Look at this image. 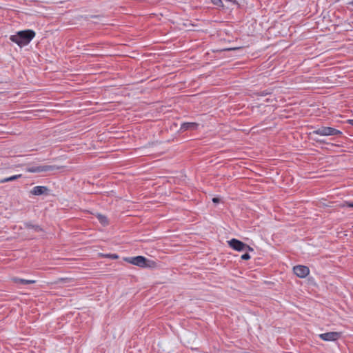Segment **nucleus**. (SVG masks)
<instances>
[{
  "label": "nucleus",
  "instance_id": "9b49d317",
  "mask_svg": "<svg viewBox=\"0 0 353 353\" xmlns=\"http://www.w3.org/2000/svg\"><path fill=\"white\" fill-rule=\"evenodd\" d=\"M21 176H22L21 174H16V175H13V176H9V177H6V178L1 179L0 180V183H3L13 181H15V180H17L18 179H20Z\"/></svg>",
  "mask_w": 353,
  "mask_h": 353
},
{
  "label": "nucleus",
  "instance_id": "aec40b11",
  "mask_svg": "<svg viewBox=\"0 0 353 353\" xmlns=\"http://www.w3.org/2000/svg\"><path fill=\"white\" fill-rule=\"evenodd\" d=\"M348 123L353 126V119H350Z\"/></svg>",
  "mask_w": 353,
  "mask_h": 353
},
{
  "label": "nucleus",
  "instance_id": "a211bd4d",
  "mask_svg": "<svg viewBox=\"0 0 353 353\" xmlns=\"http://www.w3.org/2000/svg\"><path fill=\"white\" fill-rule=\"evenodd\" d=\"M346 205L349 208H353V203L347 202Z\"/></svg>",
  "mask_w": 353,
  "mask_h": 353
},
{
  "label": "nucleus",
  "instance_id": "20e7f679",
  "mask_svg": "<svg viewBox=\"0 0 353 353\" xmlns=\"http://www.w3.org/2000/svg\"><path fill=\"white\" fill-rule=\"evenodd\" d=\"M125 261L130 264L141 267L146 268L150 267V261L143 256H137L134 257H128L125 259Z\"/></svg>",
  "mask_w": 353,
  "mask_h": 353
},
{
  "label": "nucleus",
  "instance_id": "4468645a",
  "mask_svg": "<svg viewBox=\"0 0 353 353\" xmlns=\"http://www.w3.org/2000/svg\"><path fill=\"white\" fill-rule=\"evenodd\" d=\"M103 257L110 258L112 259H117L119 256L117 254H106L103 255Z\"/></svg>",
  "mask_w": 353,
  "mask_h": 353
},
{
  "label": "nucleus",
  "instance_id": "f03ea898",
  "mask_svg": "<svg viewBox=\"0 0 353 353\" xmlns=\"http://www.w3.org/2000/svg\"><path fill=\"white\" fill-rule=\"evenodd\" d=\"M313 134L320 136H341L342 132L331 127L321 126L313 131Z\"/></svg>",
  "mask_w": 353,
  "mask_h": 353
},
{
  "label": "nucleus",
  "instance_id": "f8f14e48",
  "mask_svg": "<svg viewBox=\"0 0 353 353\" xmlns=\"http://www.w3.org/2000/svg\"><path fill=\"white\" fill-rule=\"evenodd\" d=\"M25 227L26 228L33 229L36 232L42 231V228L39 225H32L30 223H25Z\"/></svg>",
  "mask_w": 353,
  "mask_h": 353
},
{
  "label": "nucleus",
  "instance_id": "423d86ee",
  "mask_svg": "<svg viewBox=\"0 0 353 353\" xmlns=\"http://www.w3.org/2000/svg\"><path fill=\"white\" fill-rule=\"evenodd\" d=\"M341 332H330L319 334V338L325 341H335L341 337Z\"/></svg>",
  "mask_w": 353,
  "mask_h": 353
},
{
  "label": "nucleus",
  "instance_id": "f257e3e1",
  "mask_svg": "<svg viewBox=\"0 0 353 353\" xmlns=\"http://www.w3.org/2000/svg\"><path fill=\"white\" fill-rule=\"evenodd\" d=\"M34 37V31L26 30L19 31L16 34L11 35L10 39L21 48L27 46Z\"/></svg>",
  "mask_w": 353,
  "mask_h": 353
},
{
  "label": "nucleus",
  "instance_id": "ddd939ff",
  "mask_svg": "<svg viewBox=\"0 0 353 353\" xmlns=\"http://www.w3.org/2000/svg\"><path fill=\"white\" fill-rule=\"evenodd\" d=\"M97 219L102 225H108V221L106 216L99 214L97 215Z\"/></svg>",
  "mask_w": 353,
  "mask_h": 353
},
{
  "label": "nucleus",
  "instance_id": "dca6fc26",
  "mask_svg": "<svg viewBox=\"0 0 353 353\" xmlns=\"http://www.w3.org/2000/svg\"><path fill=\"white\" fill-rule=\"evenodd\" d=\"M250 259V255L248 253H245L241 256V259L248 260Z\"/></svg>",
  "mask_w": 353,
  "mask_h": 353
},
{
  "label": "nucleus",
  "instance_id": "7ed1b4c3",
  "mask_svg": "<svg viewBox=\"0 0 353 353\" xmlns=\"http://www.w3.org/2000/svg\"><path fill=\"white\" fill-rule=\"evenodd\" d=\"M62 167H59L57 165H38V166H28L26 168V170L28 172L30 173H37V172H50L54 171L61 169Z\"/></svg>",
  "mask_w": 353,
  "mask_h": 353
},
{
  "label": "nucleus",
  "instance_id": "1a4fd4ad",
  "mask_svg": "<svg viewBox=\"0 0 353 353\" xmlns=\"http://www.w3.org/2000/svg\"><path fill=\"white\" fill-rule=\"evenodd\" d=\"M199 126L197 123L190 122V123H183L181 125V130L185 131L188 130H196Z\"/></svg>",
  "mask_w": 353,
  "mask_h": 353
},
{
  "label": "nucleus",
  "instance_id": "6ab92c4d",
  "mask_svg": "<svg viewBox=\"0 0 353 353\" xmlns=\"http://www.w3.org/2000/svg\"><path fill=\"white\" fill-rule=\"evenodd\" d=\"M226 1H228V2H232L234 4H237V2L236 0H225Z\"/></svg>",
  "mask_w": 353,
  "mask_h": 353
},
{
  "label": "nucleus",
  "instance_id": "9d476101",
  "mask_svg": "<svg viewBox=\"0 0 353 353\" xmlns=\"http://www.w3.org/2000/svg\"><path fill=\"white\" fill-rule=\"evenodd\" d=\"M12 280L15 283H20L22 285L32 284L36 282L34 280H26V279H19V278H17V277L12 278Z\"/></svg>",
  "mask_w": 353,
  "mask_h": 353
},
{
  "label": "nucleus",
  "instance_id": "f3484780",
  "mask_svg": "<svg viewBox=\"0 0 353 353\" xmlns=\"http://www.w3.org/2000/svg\"><path fill=\"white\" fill-rule=\"evenodd\" d=\"M219 201H220V199H219V198H213V199H212V201H213L214 203H219Z\"/></svg>",
  "mask_w": 353,
  "mask_h": 353
},
{
  "label": "nucleus",
  "instance_id": "0eeeda50",
  "mask_svg": "<svg viewBox=\"0 0 353 353\" xmlns=\"http://www.w3.org/2000/svg\"><path fill=\"white\" fill-rule=\"evenodd\" d=\"M294 273L299 278H305L310 273L309 268L305 265H298L293 268Z\"/></svg>",
  "mask_w": 353,
  "mask_h": 353
},
{
  "label": "nucleus",
  "instance_id": "412c9836",
  "mask_svg": "<svg viewBox=\"0 0 353 353\" xmlns=\"http://www.w3.org/2000/svg\"><path fill=\"white\" fill-rule=\"evenodd\" d=\"M350 4L353 6V0L350 3Z\"/></svg>",
  "mask_w": 353,
  "mask_h": 353
},
{
  "label": "nucleus",
  "instance_id": "39448f33",
  "mask_svg": "<svg viewBox=\"0 0 353 353\" xmlns=\"http://www.w3.org/2000/svg\"><path fill=\"white\" fill-rule=\"evenodd\" d=\"M228 245L230 247H231L233 250L236 251H243V250H248L252 252L254 250L252 248H251L250 245L244 243L243 242L236 239H232L230 241H228Z\"/></svg>",
  "mask_w": 353,
  "mask_h": 353
},
{
  "label": "nucleus",
  "instance_id": "2eb2a0df",
  "mask_svg": "<svg viewBox=\"0 0 353 353\" xmlns=\"http://www.w3.org/2000/svg\"><path fill=\"white\" fill-rule=\"evenodd\" d=\"M211 2L216 6L223 7L222 0H211Z\"/></svg>",
  "mask_w": 353,
  "mask_h": 353
},
{
  "label": "nucleus",
  "instance_id": "6e6552de",
  "mask_svg": "<svg viewBox=\"0 0 353 353\" xmlns=\"http://www.w3.org/2000/svg\"><path fill=\"white\" fill-rule=\"evenodd\" d=\"M48 192V189L46 186H35L31 190L30 193L33 195L39 196L47 194Z\"/></svg>",
  "mask_w": 353,
  "mask_h": 353
}]
</instances>
